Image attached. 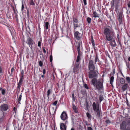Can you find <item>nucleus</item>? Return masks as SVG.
Segmentation results:
<instances>
[{
	"instance_id": "4be33fe9",
	"label": "nucleus",
	"mask_w": 130,
	"mask_h": 130,
	"mask_svg": "<svg viewBox=\"0 0 130 130\" xmlns=\"http://www.w3.org/2000/svg\"><path fill=\"white\" fill-rule=\"evenodd\" d=\"M52 93V91L50 89H48L47 92V96L48 99L49 97L50 94Z\"/></svg>"
},
{
	"instance_id": "393cba45",
	"label": "nucleus",
	"mask_w": 130,
	"mask_h": 130,
	"mask_svg": "<svg viewBox=\"0 0 130 130\" xmlns=\"http://www.w3.org/2000/svg\"><path fill=\"white\" fill-rule=\"evenodd\" d=\"M114 77L113 76H111L110 78V84L112 85L113 82V81Z\"/></svg>"
},
{
	"instance_id": "774afa93",
	"label": "nucleus",
	"mask_w": 130,
	"mask_h": 130,
	"mask_svg": "<svg viewBox=\"0 0 130 130\" xmlns=\"http://www.w3.org/2000/svg\"><path fill=\"white\" fill-rule=\"evenodd\" d=\"M50 113L51 114V112L50 111Z\"/></svg>"
},
{
	"instance_id": "c85d7f7f",
	"label": "nucleus",
	"mask_w": 130,
	"mask_h": 130,
	"mask_svg": "<svg viewBox=\"0 0 130 130\" xmlns=\"http://www.w3.org/2000/svg\"><path fill=\"white\" fill-rule=\"evenodd\" d=\"M91 43H92V45L93 46H95L94 42V41L93 39L92 36H91Z\"/></svg>"
},
{
	"instance_id": "09e8293b",
	"label": "nucleus",
	"mask_w": 130,
	"mask_h": 130,
	"mask_svg": "<svg viewBox=\"0 0 130 130\" xmlns=\"http://www.w3.org/2000/svg\"><path fill=\"white\" fill-rule=\"evenodd\" d=\"M24 8V6L23 3H22V6L21 10L22 11L23 10V9Z\"/></svg>"
},
{
	"instance_id": "7ed1b4c3",
	"label": "nucleus",
	"mask_w": 130,
	"mask_h": 130,
	"mask_svg": "<svg viewBox=\"0 0 130 130\" xmlns=\"http://www.w3.org/2000/svg\"><path fill=\"white\" fill-rule=\"evenodd\" d=\"M26 43L29 45V46L31 50L32 49L34 45L35 44V42L30 37H28L27 38Z\"/></svg>"
},
{
	"instance_id": "de8ad7c7",
	"label": "nucleus",
	"mask_w": 130,
	"mask_h": 130,
	"mask_svg": "<svg viewBox=\"0 0 130 130\" xmlns=\"http://www.w3.org/2000/svg\"><path fill=\"white\" fill-rule=\"evenodd\" d=\"M83 1L84 5H86L87 4L86 0H83Z\"/></svg>"
},
{
	"instance_id": "bf43d9fd",
	"label": "nucleus",
	"mask_w": 130,
	"mask_h": 130,
	"mask_svg": "<svg viewBox=\"0 0 130 130\" xmlns=\"http://www.w3.org/2000/svg\"><path fill=\"white\" fill-rule=\"evenodd\" d=\"M72 98H73V99H74V94H73L72 95Z\"/></svg>"
},
{
	"instance_id": "dca6fc26",
	"label": "nucleus",
	"mask_w": 130,
	"mask_h": 130,
	"mask_svg": "<svg viewBox=\"0 0 130 130\" xmlns=\"http://www.w3.org/2000/svg\"><path fill=\"white\" fill-rule=\"evenodd\" d=\"M72 108L74 112L76 113H78L77 107L73 104H72Z\"/></svg>"
},
{
	"instance_id": "9d476101",
	"label": "nucleus",
	"mask_w": 130,
	"mask_h": 130,
	"mask_svg": "<svg viewBox=\"0 0 130 130\" xmlns=\"http://www.w3.org/2000/svg\"><path fill=\"white\" fill-rule=\"evenodd\" d=\"M67 123H68V121L67 120L65 121V124L63 123H60V130H66L67 126L66 124Z\"/></svg>"
},
{
	"instance_id": "f8f14e48",
	"label": "nucleus",
	"mask_w": 130,
	"mask_h": 130,
	"mask_svg": "<svg viewBox=\"0 0 130 130\" xmlns=\"http://www.w3.org/2000/svg\"><path fill=\"white\" fill-rule=\"evenodd\" d=\"M126 125L125 123L123 122L120 125L121 130H130L129 128H126Z\"/></svg>"
},
{
	"instance_id": "5fc2aeb1",
	"label": "nucleus",
	"mask_w": 130,
	"mask_h": 130,
	"mask_svg": "<svg viewBox=\"0 0 130 130\" xmlns=\"http://www.w3.org/2000/svg\"><path fill=\"white\" fill-rule=\"evenodd\" d=\"M27 15L28 17H29V11L28 10H27Z\"/></svg>"
},
{
	"instance_id": "0e129e2a",
	"label": "nucleus",
	"mask_w": 130,
	"mask_h": 130,
	"mask_svg": "<svg viewBox=\"0 0 130 130\" xmlns=\"http://www.w3.org/2000/svg\"><path fill=\"white\" fill-rule=\"evenodd\" d=\"M44 75H41V77H42L43 78L44 77Z\"/></svg>"
},
{
	"instance_id": "f704fd0d",
	"label": "nucleus",
	"mask_w": 130,
	"mask_h": 130,
	"mask_svg": "<svg viewBox=\"0 0 130 130\" xmlns=\"http://www.w3.org/2000/svg\"><path fill=\"white\" fill-rule=\"evenodd\" d=\"M103 97L102 95H101L99 97V100L100 102H101L103 100Z\"/></svg>"
},
{
	"instance_id": "ddd939ff",
	"label": "nucleus",
	"mask_w": 130,
	"mask_h": 130,
	"mask_svg": "<svg viewBox=\"0 0 130 130\" xmlns=\"http://www.w3.org/2000/svg\"><path fill=\"white\" fill-rule=\"evenodd\" d=\"M81 25V24H78L77 23H73V28L75 30L77 27H80V30H81L82 29V27H80V26Z\"/></svg>"
},
{
	"instance_id": "0eeeda50",
	"label": "nucleus",
	"mask_w": 130,
	"mask_h": 130,
	"mask_svg": "<svg viewBox=\"0 0 130 130\" xmlns=\"http://www.w3.org/2000/svg\"><path fill=\"white\" fill-rule=\"evenodd\" d=\"M80 44L78 43L77 46V49L78 53V55L77 56L76 61L78 62L80 61Z\"/></svg>"
},
{
	"instance_id": "a19ab883",
	"label": "nucleus",
	"mask_w": 130,
	"mask_h": 130,
	"mask_svg": "<svg viewBox=\"0 0 130 130\" xmlns=\"http://www.w3.org/2000/svg\"><path fill=\"white\" fill-rule=\"evenodd\" d=\"M38 46L40 47H41V43L40 41H39L38 43Z\"/></svg>"
},
{
	"instance_id": "1a4fd4ad",
	"label": "nucleus",
	"mask_w": 130,
	"mask_h": 130,
	"mask_svg": "<svg viewBox=\"0 0 130 130\" xmlns=\"http://www.w3.org/2000/svg\"><path fill=\"white\" fill-rule=\"evenodd\" d=\"M61 119L63 121H65L68 119L67 115L65 111H63L60 115Z\"/></svg>"
},
{
	"instance_id": "8fccbe9b",
	"label": "nucleus",
	"mask_w": 130,
	"mask_h": 130,
	"mask_svg": "<svg viewBox=\"0 0 130 130\" xmlns=\"http://www.w3.org/2000/svg\"><path fill=\"white\" fill-rule=\"evenodd\" d=\"M88 130H93L92 128L91 127H87Z\"/></svg>"
},
{
	"instance_id": "6e6d98bb",
	"label": "nucleus",
	"mask_w": 130,
	"mask_h": 130,
	"mask_svg": "<svg viewBox=\"0 0 130 130\" xmlns=\"http://www.w3.org/2000/svg\"><path fill=\"white\" fill-rule=\"evenodd\" d=\"M43 75H44V74H45V69H44L43 70Z\"/></svg>"
},
{
	"instance_id": "4d7b16f0",
	"label": "nucleus",
	"mask_w": 130,
	"mask_h": 130,
	"mask_svg": "<svg viewBox=\"0 0 130 130\" xmlns=\"http://www.w3.org/2000/svg\"><path fill=\"white\" fill-rule=\"evenodd\" d=\"M126 102H127L126 103H127V106H130V105H129L128 104V101L127 99L126 100Z\"/></svg>"
},
{
	"instance_id": "20e7f679",
	"label": "nucleus",
	"mask_w": 130,
	"mask_h": 130,
	"mask_svg": "<svg viewBox=\"0 0 130 130\" xmlns=\"http://www.w3.org/2000/svg\"><path fill=\"white\" fill-rule=\"evenodd\" d=\"M93 109L94 111H96L97 113V116L98 117H99L100 116L99 107V105L96 106L95 102H94L92 104Z\"/></svg>"
},
{
	"instance_id": "2f4dec72",
	"label": "nucleus",
	"mask_w": 130,
	"mask_h": 130,
	"mask_svg": "<svg viewBox=\"0 0 130 130\" xmlns=\"http://www.w3.org/2000/svg\"><path fill=\"white\" fill-rule=\"evenodd\" d=\"M98 61H99V60L98 57V56L97 55H96L95 58V63H96V62Z\"/></svg>"
},
{
	"instance_id": "5701e85b",
	"label": "nucleus",
	"mask_w": 130,
	"mask_h": 130,
	"mask_svg": "<svg viewBox=\"0 0 130 130\" xmlns=\"http://www.w3.org/2000/svg\"><path fill=\"white\" fill-rule=\"evenodd\" d=\"M0 91L3 95H4L5 93V90L4 89H3L2 88L0 87Z\"/></svg>"
},
{
	"instance_id": "f3484780",
	"label": "nucleus",
	"mask_w": 130,
	"mask_h": 130,
	"mask_svg": "<svg viewBox=\"0 0 130 130\" xmlns=\"http://www.w3.org/2000/svg\"><path fill=\"white\" fill-rule=\"evenodd\" d=\"M99 14H98L96 11H93L92 14V17L94 18H99Z\"/></svg>"
},
{
	"instance_id": "052dcab7",
	"label": "nucleus",
	"mask_w": 130,
	"mask_h": 130,
	"mask_svg": "<svg viewBox=\"0 0 130 130\" xmlns=\"http://www.w3.org/2000/svg\"><path fill=\"white\" fill-rule=\"evenodd\" d=\"M15 109H16L15 108V107H14V108H13V110L14 111H15Z\"/></svg>"
},
{
	"instance_id": "58836bf2",
	"label": "nucleus",
	"mask_w": 130,
	"mask_h": 130,
	"mask_svg": "<svg viewBox=\"0 0 130 130\" xmlns=\"http://www.w3.org/2000/svg\"><path fill=\"white\" fill-rule=\"evenodd\" d=\"M57 102L58 101H55L54 102L52 103V104L53 105L56 106L57 104Z\"/></svg>"
},
{
	"instance_id": "79ce46f5",
	"label": "nucleus",
	"mask_w": 130,
	"mask_h": 130,
	"mask_svg": "<svg viewBox=\"0 0 130 130\" xmlns=\"http://www.w3.org/2000/svg\"><path fill=\"white\" fill-rule=\"evenodd\" d=\"M53 60V57L52 55L50 56V62H52Z\"/></svg>"
},
{
	"instance_id": "603ef678",
	"label": "nucleus",
	"mask_w": 130,
	"mask_h": 130,
	"mask_svg": "<svg viewBox=\"0 0 130 130\" xmlns=\"http://www.w3.org/2000/svg\"><path fill=\"white\" fill-rule=\"evenodd\" d=\"M2 73V69L1 67L0 66V73Z\"/></svg>"
},
{
	"instance_id": "c03bdc74",
	"label": "nucleus",
	"mask_w": 130,
	"mask_h": 130,
	"mask_svg": "<svg viewBox=\"0 0 130 130\" xmlns=\"http://www.w3.org/2000/svg\"><path fill=\"white\" fill-rule=\"evenodd\" d=\"M84 86L85 88H86V89H89V88L88 87V86L87 84H85L84 85Z\"/></svg>"
},
{
	"instance_id": "ea45409f",
	"label": "nucleus",
	"mask_w": 130,
	"mask_h": 130,
	"mask_svg": "<svg viewBox=\"0 0 130 130\" xmlns=\"http://www.w3.org/2000/svg\"><path fill=\"white\" fill-rule=\"evenodd\" d=\"M105 122L107 124H108L109 123H111V122L110 121V120H109L108 119H107L105 121Z\"/></svg>"
},
{
	"instance_id": "423d86ee",
	"label": "nucleus",
	"mask_w": 130,
	"mask_h": 130,
	"mask_svg": "<svg viewBox=\"0 0 130 130\" xmlns=\"http://www.w3.org/2000/svg\"><path fill=\"white\" fill-rule=\"evenodd\" d=\"M88 68L90 71H93L95 68L93 62L91 60H89V61Z\"/></svg>"
},
{
	"instance_id": "49530a36",
	"label": "nucleus",
	"mask_w": 130,
	"mask_h": 130,
	"mask_svg": "<svg viewBox=\"0 0 130 130\" xmlns=\"http://www.w3.org/2000/svg\"><path fill=\"white\" fill-rule=\"evenodd\" d=\"M127 5L128 8L130 9V1L128 2Z\"/></svg>"
},
{
	"instance_id": "338daca9",
	"label": "nucleus",
	"mask_w": 130,
	"mask_h": 130,
	"mask_svg": "<svg viewBox=\"0 0 130 130\" xmlns=\"http://www.w3.org/2000/svg\"><path fill=\"white\" fill-rule=\"evenodd\" d=\"M8 130V129H7V128H6V130Z\"/></svg>"
},
{
	"instance_id": "13d9d810",
	"label": "nucleus",
	"mask_w": 130,
	"mask_h": 130,
	"mask_svg": "<svg viewBox=\"0 0 130 130\" xmlns=\"http://www.w3.org/2000/svg\"><path fill=\"white\" fill-rule=\"evenodd\" d=\"M117 38L118 39H119V35L118 34L117 35Z\"/></svg>"
},
{
	"instance_id": "4c0bfd02",
	"label": "nucleus",
	"mask_w": 130,
	"mask_h": 130,
	"mask_svg": "<svg viewBox=\"0 0 130 130\" xmlns=\"http://www.w3.org/2000/svg\"><path fill=\"white\" fill-rule=\"evenodd\" d=\"M29 4L30 5H34L35 4L33 0H31L29 2Z\"/></svg>"
},
{
	"instance_id": "680f3d73",
	"label": "nucleus",
	"mask_w": 130,
	"mask_h": 130,
	"mask_svg": "<svg viewBox=\"0 0 130 130\" xmlns=\"http://www.w3.org/2000/svg\"><path fill=\"white\" fill-rule=\"evenodd\" d=\"M85 124H86V125H88V123H87V122H86Z\"/></svg>"
},
{
	"instance_id": "6ab92c4d",
	"label": "nucleus",
	"mask_w": 130,
	"mask_h": 130,
	"mask_svg": "<svg viewBox=\"0 0 130 130\" xmlns=\"http://www.w3.org/2000/svg\"><path fill=\"white\" fill-rule=\"evenodd\" d=\"M118 20L119 23L120 24H121L122 22V16L121 14H120L119 15V17L118 18Z\"/></svg>"
},
{
	"instance_id": "c9c22d12",
	"label": "nucleus",
	"mask_w": 130,
	"mask_h": 130,
	"mask_svg": "<svg viewBox=\"0 0 130 130\" xmlns=\"http://www.w3.org/2000/svg\"><path fill=\"white\" fill-rule=\"evenodd\" d=\"M126 79L128 83H130V78L129 77H126Z\"/></svg>"
},
{
	"instance_id": "bb28decb",
	"label": "nucleus",
	"mask_w": 130,
	"mask_h": 130,
	"mask_svg": "<svg viewBox=\"0 0 130 130\" xmlns=\"http://www.w3.org/2000/svg\"><path fill=\"white\" fill-rule=\"evenodd\" d=\"M4 116H5L4 115V112L3 111L0 110V118L3 117Z\"/></svg>"
},
{
	"instance_id": "69168bd1",
	"label": "nucleus",
	"mask_w": 130,
	"mask_h": 130,
	"mask_svg": "<svg viewBox=\"0 0 130 130\" xmlns=\"http://www.w3.org/2000/svg\"><path fill=\"white\" fill-rule=\"evenodd\" d=\"M71 130H74V129L73 128H72L71 129Z\"/></svg>"
},
{
	"instance_id": "aec40b11",
	"label": "nucleus",
	"mask_w": 130,
	"mask_h": 130,
	"mask_svg": "<svg viewBox=\"0 0 130 130\" xmlns=\"http://www.w3.org/2000/svg\"><path fill=\"white\" fill-rule=\"evenodd\" d=\"M78 71V67L77 66L74 67L73 70V72L74 73L77 72Z\"/></svg>"
},
{
	"instance_id": "2eb2a0df",
	"label": "nucleus",
	"mask_w": 130,
	"mask_h": 130,
	"mask_svg": "<svg viewBox=\"0 0 130 130\" xmlns=\"http://www.w3.org/2000/svg\"><path fill=\"white\" fill-rule=\"evenodd\" d=\"M23 81V79H20L19 82L18 83L17 88L20 90V88L21 86L22 83Z\"/></svg>"
},
{
	"instance_id": "b1692460",
	"label": "nucleus",
	"mask_w": 130,
	"mask_h": 130,
	"mask_svg": "<svg viewBox=\"0 0 130 130\" xmlns=\"http://www.w3.org/2000/svg\"><path fill=\"white\" fill-rule=\"evenodd\" d=\"M86 114L88 118V119L91 120V118L92 117L91 115L88 112L86 113Z\"/></svg>"
},
{
	"instance_id": "cd10ccee",
	"label": "nucleus",
	"mask_w": 130,
	"mask_h": 130,
	"mask_svg": "<svg viewBox=\"0 0 130 130\" xmlns=\"http://www.w3.org/2000/svg\"><path fill=\"white\" fill-rule=\"evenodd\" d=\"M116 0H112L111 2V7L114 6V5L116 4Z\"/></svg>"
},
{
	"instance_id": "c756f323",
	"label": "nucleus",
	"mask_w": 130,
	"mask_h": 130,
	"mask_svg": "<svg viewBox=\"0 0 130 130\" xmlns=\"http://www.w3.org/2000/svg\"><path fill=\"white\" fill-rule=\"evenodd\" d=\"M5 116H4L2 118H0V123H2L4 120L5 119Z\"/></svg>"
},
{
	"instance_id": "3c124183",
	"label": "nucleus",
	"mask_w": 130,
	"mask_h": 130,
	"mask_svg": "<svg viewBox=\"0 0 130 130\" xmlns=\"http://www.w3.org/2000/svg\"><path fill=\"white\" fill-rule=\"evenodd\" d=\"M42 50L43 51V52H44V53H45L46 52V51L44 48V47H42Z\"/></svg>"
},
{
	"instance_id": "6e6552de",
	"label": "nucleus",
	"mask_w": 130,
	"mask_h": 130,
	"mask_svg": "<svg viewBox=\"0 0 130 130\" xmlns=\"http://www.w3.org/2000/svg\"><path fill=\"white\" fill-rule=\"evenodd\" d=\"M74 36L75 38L78 40H80L82 37V34L78 31H76L74 34Z\"/></svg>"
},
{
	"instance_id": "473e14b6",
	"label": "nucleus",
	"mask_w": 130,
	"mask_h": 130,
	"mask_svg": "<svg viewBox=\"0 0 130 130\" xmlns=\"http://www.w3.org/2000/svg\"><path fill=\"white\" fill-rule=\"evenodd\" d=\"M22 97V95H21V94L19 96L18 99V102L19 104H21L20 101Z\"/></svg>"
},
{
	"instance_id": "412c9836",
	"label": "nucleus",
	"mask_w": 130,
	"mask_h": 130,
	"mask_svg": "<svg viewBox=\"0 0 130 130\" xmlns=\"http://www.w3.org/2000/svg\"><path fill=\"white\" fill-rule=\"evenodd\" d=\"M24 71L23 70H22L21 73V75H20V79H23V78L24 76Z\"/></svg>"
},
{
	"instance_id": "864d4df0",
	"label": "nucleus",
	"mask_w": 130,
	"mask_h": 130,
	"mask_svg": "<svg viewBox=\"0 0 130 130\" xmlns=\"http://www.w3.org/2000/svg\"><path fill=\"white\" fill-rule=\"evenodd\" d=\"M14 68L13 67L12 68H11V73H12L13 72V71H14Z\"/></svg>"
},
{
	"instance_id": "a18cd8bd",
	"label": "nucleus",
	"mask_w": 130,
	"mask_h": 130,
	"mask_svg": "<svg viewBox=\"0 0 130 130\" xmlns=\"http://www.w3.org/2000/svg\"><path fill=\"white\" fill-rule=\"evenodd\" d=\"M115 73V69H114L112 70V72L110 73V75H113Z\"/></svg>"
},
{
	"instance_id": "f257e3e1",
	"label": "nucleus",
	"mask_w": 130,
	"mask_h": 130,
	"mask_svg": "<svg viewBox=\"0 0 130 130\" xmlns=\"http://www.w3.org/2000/svg\"><path fill=\"white\" fill-rule=\"evenodd\" d=\"M103 33L105 36V41H110V45L112 47L115 46L116 44L114 39L115 34L112 28L109 26L104 27Z\"/></svg>"
},
{
	"instance_id": "f03ea898",
	"label": "nucleus",
	"mask_w": 130,
	"mask_h": 130,
	"mask_svg": "<svg viewBox=\"0 0 130 130\" xmlns=\"http://www.w3.org/2000/svg\"><path fill=\"white\" fill-rule=\"evenodd\" d=\"M91 82L93 86L98 90H100L103 88V80L102 78L98 79L96 78H93Z\"/></svg>"
},
{
	"instance_id": "7c9ffc66",
	"label": "nucleus",
	"mask_w": 130,
	"mask_h": 130,
	"mask_svg": "<svg viewBox=\"0 0 130 130\" xmlns=\"http://www.w3.org/2000/svg\"><path fill=\"white\" fill-rule=\"evenodd\" d=\"M91 21V18L89 17H88L87 19V21L88 23L89 24L90 23Z\"/></svg>"
},
{
	"instance_id": "a211bd4d",
	"label": "nucleus",
	"mask_w": 130,
	"mask_h": 130,
	"mask_svg": "<svg viewBox=\"0 0 130 130\" xmlns=\"http://www.w3.org/2000/svg\"><path fill=\"white\" fill-rule=\"evenodd\" d=\"M49 27H50L49 23L48 22H46L44 25V27L45 28L46 30L48 29Z\"/></svg>"
},
{
	"instance_id": "37998d69",
	"label": "nucleus",
	"mask_w": 130,
	"mask_h": 130,
	"mask_svg": "<svg viewBox=\"0 0 130 130\" xmlns=\"http://www.w3.org/2000/svg\"><path fill=\"white\" fill-rule=\"evenodd\" d=\"M39 64L40 66L42 67L43 65V63L42 61H40L39 62Z\"/></svg>"
},
{
	"instance_id": "e2e57ef3",
	"label": "nucleus",
	"mask_w": 130,
	"mask_h": 130,
	"mask_svg": "<svg viewBox=\"0 0 130 130\" xmlns=\"http://www.w3.org/2000/svg\"><path fill=\"white\" fill-rule=\"evenodd\" d=\"M128 60L130 61V57H129L128 59Z\"/></svg>"
},
{
	"instance_id": "9b49d317",
	"label": "nucleus",
	"mask_w": 130,
	"mask_h": 130,
	"mask_svg": "<svg viewBox=\"0 0 130 130\" xmlns=\"http://www.w3.org/2000/svg\"><path fill=\"white\" fill-rule=\"evenodd\" d=\"M1 110L3 111L7 110L8 108V105L7 104H4L0 106Z\"/></svg>"
},
{
	"instance_id": "72a5a7b5",
	"label": "nucleus",
	"mask_w": 130,
	"mask_h": 130,
	"mask_svg": "<svg viewBox=\"0 0 130 130\" xmlns=\"http://www.w3.org/2000/svg\"><path fill=\"white\" fill-rule=\"evenodd\" d=\"M73 23H77L78 22V20L76 18H73Z\"/></svg>"
},
{
	"instance_id": "4468645a",
	"label": "nucleus",
	"mask_w": 130,
	"mask_h": 130,
	"mask_svg": "<svg viewBox=\"0 0 130 130\" xmlns=\"http://www.w3.org/2000/svg\"><path fill=\"white\" fill-rule=\"evenodd\" d=\"M128 87V85L127 84H125L122 86V89L123 91H124L127 90Z\"/></svg>"
},
{
	"instance_id": "39448f33",
	"label": "nucleus",
	"mask_w": 130,
	"mask_h": 130,
	"mask_svg": "<svg viewBox=\"0 0 130 130\" xmlns=\"http://www.w3.org/2000/svg\"><path fill=\"white\" fill-rule=\"evenodd\" d=\"M99 73L96 71H94V72L90 71L89 73V77L90 78H96L97 77V75Z\"/></svg>"
},
{
	"instance_id": "a878e982",
	"label": "nucleus",
	"mask_w": 130,
	"mask_h": 130,
	"mask_svg": "<svg viewBox=\"0 0 130 130\" xmlns=\"http://www.w3.org/2000/svg\"><path fill=\"white\" fill-rule=\"evenodd\" d=\"M120 82L122 84H124L125 83V80L123 78H121L120 79Z\"/></svg>"
},
{
	"instance_id": "e433bc0d",
	"label": "nucleus",
	"mask_w": 130,
	"mask_h": 130,
	"mask_svg": "<svg viewBox=\"0 0 130 130\" xmlns=\"http://www.w3.org/2000/svg\"><path fill=\"white\" fill-rule=\"evenodd\" d=\"M55 110H55L54 108L53 107L51 110V111L52 112V114H53L55 112Z\"/></svg>"
}]
</instances>
